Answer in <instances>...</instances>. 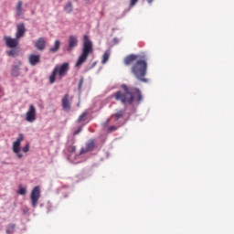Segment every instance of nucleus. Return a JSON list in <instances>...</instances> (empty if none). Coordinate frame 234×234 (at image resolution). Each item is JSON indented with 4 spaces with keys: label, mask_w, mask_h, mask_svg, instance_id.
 Returning a JSON list of instances; mask_svg holds the SVG:
<instances>
[{
    "label": "nucleus",
    "mask_w": 234,
    "mask_h": 234,
    "mask_svg": "<svg viewBox=\"0 0 234 234\" xmlns=\"http://www.w3.org/2000/svg\"><path fill=\"white\" fill-rule=\"evenodd\" d=\"M124 65H132L131 70L133 76L140 81L147 83L148 80L145 78L147 74V58L146 56L141 54H129L124 58Z\"/></svg>",
    "instance_id": "1"
},
{
    "label": "nucleus",
    "mask_w": 234,
    "mask_h": 234,
    "mask_svg": "<svg viewBox=\"0 0 234 234\" xmlns=\"http://www.w3.org/2000/svg\"><path fill=\"white\" fill-rule=\"evenodd\" d=\"M122 88L123 89L124 92H122V90H117V92L113 94L115 100L122 101V103H129L130 105L133 103L134 98L138 103L142 101L143 94L140 89H130L125 83L122 85Z\"/></svg>",
    "instance_id": "2"
},
{
    "label": "nucleus",
    "mask_w": 234,
    "mask_h": 234,
    "mask_svg": "<svg viewBox=\"0 0 234 234\" xmlns=\"http://www.w3.org/2000/svg\"><path fill=\"white\" fill-rule=\"evenodd\" d=\"M94 51L93 43L90 37V36H83V45L81 54L79 56L78 60L76 62V67H80L86 61Z\"/></svg>",
    "instance_id": "3"
},
{
    "label": "nucleus",
    "mask_w": 234,
    "mask_h": 234,
    "mask_svg": "<svg viewBox=\"0 0 234 234\" xmlns=\"http://www.w3.org/2000/svg\"><path fill=\"white\" fill-rule=\"evenodd\" d=\"M69 69L70 65L69 62L62 63L61 65H56L52 70V73L49 76V82L55 83L57 75L60 80H62L64 76H67Z\"/></svg>",
    "instance_id": "4"
},
{
    "label": "nucleus",
    "mask_w": 234,
    "mask_h": 234,
    "mask_svg": "<svg viewBox=\"0 0 234 234\" xmlns=\"http://www.w3.org/2000/svg\"><path fill=\"white\" fill-rule=\"evenodd\" d=\"M40 197H41L40 186H35V188H33L31 192V205L33 208H36V207H37Z\"/></svg>",
    "instance_id": "5"
},
{
    "label": "nucleus",
    "mask_w": 234,
    "mask_h": 234,
    "mask_svg": "<svg viewBox=\"0 0 234 234\" xmlns=\"http://www.w3.org/2000/svg\"><path fill=\"white\" fill-rule=\"evenodd\" d=\"M95 147H96V140L94 138H90L88 142H86L85 147H81L78 156H80V154H84V153L94 151Z\"/></svg>",
    "instance_id": "6"
},
{
    "label": "nucleus",
    "mask_w": 234,
    "mask_h": 234,
    "mask_svg": "<svg viewBox=\"0 0 234 234\" xmlns=\"http://www.w3.org/2000/svg\"><path fill=\"white\" fill-rule=\"evenodd\" d=\"M26 120L27 122H35L37 120V109L34 105V103H31L29 105V109H27V112H26Z\"/></svg>",
    "instance_id": "7"
},
{
    "label": "nucleus",
    "mask_w": 234,
    "mask_h": 234,
    "mask_svg": "<svg viewBox=\"0 0 234 234\" xmlns=\"http://www.w3.org/2000/svg\"><path fill=\"white\" fill-rule=\"evenodd\" d=\"M23 140H24V134L22 133H20L18 137L13 144V151H14V153L17 154V156L19 158H22V156H23L22 153H20V145H21V142H23Z\"/></svg>",
    "instance_id": "8"
},
{
    "label": "nucleus",
    "mask_w": 234,
    "mask_h": 234,
    "mask_svg": "<svg viewBox=\"0 0 234 234\" xmlns=\"http://www.w3.org/2000/svg\"><path fill=\"white\" fill-rule=\"evenodd\" d=\"M79 45V37L78 36H69V47L68 50L71 51L76 48Z\"/></svg>",
    "instance_id": "9"
},
{
    "label": "nucleus",
    "mask_w": 234,
    "mask_h": 234,
    "mask_svg": "<svg viewBox=\"0 0 234 234\" xmlns=\"http://www.w3.org/2000/svg\"><path fill=\"white\" fill-rule=\"evenodd\" d=\"M28 61L30 65H33V66L37 65V63H40L41 61L40 54H29Z\"/></svg>",
    "instance_id": "10"
},
{
    "label": "nucleus",
    "mask_w": 234,
    "mask_h": 234,
    "mask_svg": "<svg viewBox=\"0 0 234 234\" xmlns=\"http://www.w3.org/2000/svg\"><path fill=\"white\" fill-rule=\"evenodd\" d=\"M5 41L6 43V46L9 47L11 49H13V48L17 47L19 41L18 39L13 38V37H5Z\"/></svg>",
    "instance_id": "11"
},
{
    "label": "nucleus",
    "mask_w": 234,
    "mask_h": 234,
    "mask_svg": "<svg viewBox=\"0 0 234 234\" xmlns=\"http://www.w3.org/2000/svg\"><path fill=\"white\" fill-rule=\"evenodd\" d=\"M69 94H65L61 100L62 107L65 111H70L71 105L69 103Z\"/></svg>",
    "instance_id": "12"
},
{
    "label": "nucleus",
    "mask_w": 234,
    "mask_h": 234,
    "mask_svg": "<svg viewBox=\"0 0 234 234\" xmlns=\"http://www.w3.org/2000/svg\"><path fill=\"white\" fill-rule=\"evenodd\" d=\"M46 46L47 41L46 39H44V37H39L38 39H37V42L35 43V47H37L38 50H44L46 48Z\"/></svg>",
    "instance_id": "13"
},
{
    "label": "nucleus",
    "mask_w": 234,
    "mask_h": 234,
    "mask_svg": "<svg viewBox=\"0 0 234 234\" xmlns=\"http://www.w3.org/2000/svg\"><path fill=\"white\" fill-rule=\"evenodd\" d=\"M60 47H61V42L59 41V39H56L54 42V45L49 48V52L51 53L58 52Z\"/></svg>",
    "instance_id": "14"
},
{
    "label": "nucleus",
    "mask_w": 234,
    "mask_h": 234,
    "mask_svg": "<svg viewBox=\"0 0 234 234\" xmlns=\"http://www.w3.org/2000/svg\"><path fill=\"white\" fill-rule=\"evenodd\" d=\"M22 63H19V65H14L13 69H11L12 76L17 77L21 73V67Z\"/></svg>",
    "instance_id": "15"
},
{
    "label": "nucleus",
    "mask_w": 234,
    "mask_h": 234,
    "mask_svg": "<svg viewBox=\"0 0 234 234\" xmlns=\"http://www.w3.org/2000/svg\"><path fill=\"white\" fill-rule=\"evenodd\" d=\"M22 14H23V2L18 1L17 5H16V15L22 16Z\"/></svg>",
    "instance_id": "16"
},
{
    "label": "nucleus",
    "mask_w": 234,
    "mask_h": 234,
    "mask_svg": "<svg viewBox=\"0 0 234 234\" xmlns=\"http://www.w3.org/2000/svg\"><path fill=\"white\" fill-rule=\"evenodd\" d=\"M7 54L8 56L15 58L19 55V50H17L16 47H14L11 50H8Z\"/></svg>",
    "instance_id": "17"
},
{
    "label": "nucleus",
    "mask_w": 234,
    "mask_h": 234,
    "mask_svg": "<svg viewBox=\"0 0 234 234\" xmlns=\"http://www.w3.org/2000/svg\"><path fill=\"white\" fill-rule=\"evenodd\" d=\"M124 114H125V110L121 109L120 111H117V112H115L113 116L116 118V120H119L120 118H123Z\"/></svg>",
    "instance_id": "18"
},
{
    "label": "nucleus",
    "mask_w": 234,
    "mask_h": 234,
    "mask_svg": "<svg viewBox=\"0 0 234 234\" xmlns=\"http://www.w3.org/2000/svg\"><path fill=\"white\" fill-rule=\"evenodd\" d=\"M89 112L88 111H84V112H82L79 118H78V123H80V122H85V120L87 119Z\"/></svg>",
    "instance_id": "19"
},
{
    "label": "nucleus",
    "mask_w": 234,
    "mask_h": 234,
    "mask_svg": "<svg viewBox=\"0 0 234 234\" xmlns=\"http://www.w3.org/2000/svg\"><path fill=\"white\" fill-rule=\"evenodd\" d=\"M111 56V51L110 50H106L102 56V61L101 63L105 64L107 63V61H109V58Z\"/></svg>",
    "instance_id": "20"
},
{
    "label": "nucleus",
    "mask_w": 234,
    "mask_h": 234,
    "mask_svg": "<svg viewBox=\"0 0 234 234\" xmlns=\"http://www.w3.org/2000/svg\"><path fill=\"white\" fill-rule=\"evenodd\" d=\"M16 230V225L12 224V225H8L7 229H6V234H14Z\"/></svg>",
    "instance_id": "21"
},
{
    "label": "nucleus",
    "mask_w": 234,
    "mask_h": 234,
    "mask_svg": "<svg viewBox=\"0 0 234 234\" xmlns=\"http://www.w3.org/2000/svg\"><path fill=\"white\" fill-rule=\"evenodd\" d=\"M73 10V5L71 2L67 3L66 6H65V11L68 12V14H69L70 12H72Z\"/></svg>",
    "instance_id": "22"
},
{
    "label": "nucleus",
    "mask_w": 234,
    "mask_h": 234,
    "mask_svg": "<svg viewBox=\"0 0 234 234\" xmlns=\"http://www.w3.org/2000/svg\"><path fill=\"white\" fill-rule=\"evenodd\" d=\"M25 32L26 30H17L16 39L18 41V39L24 36Z\"/></svg>",
    "instance_id": "23"
},
{
    "label": "nucleus",
    "mask_w": 234,
    "mask_h": 234,
    "mask_svg": "<svg viewBox=\"0 0 234 234\" xmlns=\"http://www.w3.org/2000/svg\"><path fill=\"white\" fill-rule=\"evenodd\" d=\"M76 150H77V145H69V147H68V151L70 154L75 153Z\"/></svg>",
    "instance_id": "24"
},
{
    "label": "nucleus",
    "mask_w": 234,
    "mask_h": 234,
    "mask_svg": "<svg viewBox=\"0 0 234 234\" xmlns=\"http://www.w3.org/2000/svg\"><path fill=\"white\" fill-rule=\"evenodd\" d=\"M83 83H84V78H80L78 85L79 90H81Z\"/></svg>",
    "instance_id": "25"
},
{
    "label": "nucleus",
    "mask_w": 234,
    "mask_h": 234,
    "mask_svg": "<svg viewBox=\"0 0 234 234\" xmlns=\"http://www.w3.org/2000/svg\"><path fill=\"white\" fill-rule=\"evenodd\" d=\"M18 193H19L20 195H26V193H27V188H23V186H19Z\"/></svg>",
    "instance_id": "26"
},
{
    "label": "nucleus",
    "mask_w": 234,
    "mask_h": 234,
    "mask_svg": "<svg viewBox=\"0 0 234 234\" xmlns=\"http://www.w3.org/2000/svg\"><path fill=\"white\" fill-rule=\"evenodd\" d=\"M26 27L24 23H20L19 25H17V30H25Z\"/></svg>",
    "instance_id": "27"
},
{
    "label": "nucleus",
    "mask_w": 234,
    "mask_h": 234,
    "mask_svg": "<svg viewBox=\"0 0 234 234\" xmlns=\"http://www.w3.org/2000/svg\"><path fill=\"white\" fill-rule=\"evenodd\" d=\"M30 149L29 144H26V145L23 147L24 153H27Z\"/></svg>",
    "instance_id": "28"
},
{
    "label": "nucleus",
    "mask_w": 234,
    "mask_h": 234,
    "mask_svg": "<svg viewBox=\"0 0 234 234\" xmlns=\"http://www.w3.org/2000/svg\"><path fill=\"white\" fill-rule=\"evenodd\" d=\"M136 3H138V0H131L130 6H134V5H136Z\"/></svg>",
    "instance_id": "29"
},
{
    "label": "nucleus",
    "mask_w": 234,
    "mask_h": 234,
    "mask_svg": "<svg viewBox=\"0 0 234 234\" xmlns=\"http://www.w3.org/2000/svg\"><path fill=\"white\" fill-rule=\"evenodd\" d=\"M116 129H117L116 125H111L109 127V131H116Z\"/></svg>",
    "instance_id": "30"
},
{
    "label": "nucleus",
    "mask_w": 234,
    "mask_h": 234,
    "mask_svg": "<svg viewBox=\"0 0 234 234\" xmlns=\"http://www.w3.org/2000/svg\"><path fill=\"white\" fill-rule=\"evenodd\" d=\"M80 131H82V127H79L77 129V131H74V134H79V133H80Z\"/></svg>",
    "instance_id": "31"
},
{
    "label": "nucleus",
    "mask_w": 234,
    "mask_h": 234,
    "mask_svg": "<svg viewBox=\"0 0 234 234\" xmlns=\"http://www.w3.org/2000/svg\"><path fill=\"white\" fill-rule=\"evenodd\" d=\"M113 41H114V43H118L119 39H118L117 37H115V38L113 39Z\"/></svg>",
    "instance_id": "32"
},
{
    "label": "nucleus",
    "mask_w": 234,
    "mask_h": 234,
    "mask_svg": "<svg viewBox=\"0 0 234 234\" xmlns=\"http://www.w3.org/2000/svg\"><path fill=\"white\" fill-rule=\"evenodd\" d=\"M154 0H147L149 4L153 3Z\"/></svg>",
    "instance_id": "33"
},
{
    "label": "nucleus",
    "mask_w": 234,
    "mask_h": 234,
    "mask_svg": "<svg viewBox=\"0 0 234 234\" xmlns=\"http://www.w3.org/2000/svg\"><path fill=\"white\" fill-rule=\"evenodd\" d=\"M110 122V120H107V122Z\"/></svg>",
    "instance_id": "34"
},
{
    "label": "nucleus",
    "mask_w": 234,
    "mask_h": 234,
    "mask_svg": "<svg viewBox=\"0 0 234 234\" xmlns=\"http://www.w3.org/2000/svg\"><path fill=\"white\" fill-rule=\"evenodd\" d=\"M112 116H114V114L112 115Z\"/></svg>",
    "instance_id": "35"
}]
</instances>
